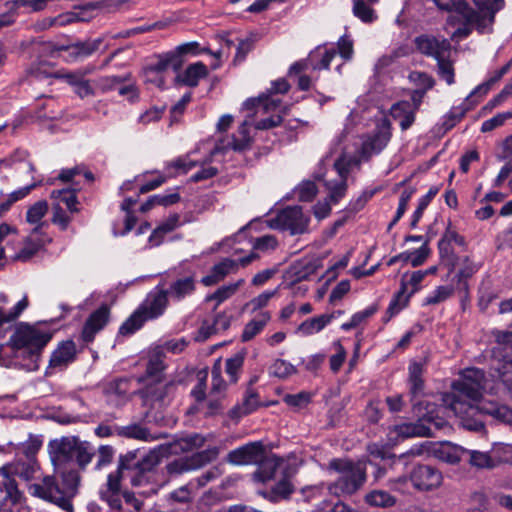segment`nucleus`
Wrapping results in <instances>:
<instances>
[{
  "mask_svg": "<svg viewBox=\"0 0 512 512\" xmlns=\"http://www.w3.org/2000/svg\"><path fill=\"white\" fill-rule=\"evenodd\" d=\"M245 284V279H238L236 282L229 283L219 287L215 292L206 296V302L215 301L216 305L219 306L222 302L231 298L237 293V291Z\"/></svg>",
  "mask_w": 512,
  "mask_h": 512,
  "instance_id": "58836bf2",
  "label": "nucleus"
},
{
  "mask_svg": "<svg viewBox=\"0 0 512 512\" xmlns=\"http://www.w3.org/2000/svg\"><path fill=\"white\" fill-rule=\"evenodd\" d=\"M196 285L197 281L195 275L189 274L175 279L169 287L165 289V292L168 298L179 302L191 296L196 290Z\"/></svg>",
  "mask_w": 512,
  "mask_h": 512,
  "instance_id": "5701e85b",
  "label": "nucleus"
},
{
  "mask_svg": "<svg viewBox=\"0 0 512 512\" xmlns=\"http://www.w3.org/2000/svg\"><path fill=\"white\" fill-rule=\"evenodd\" d=\"M257 257L258 256L255 253H251L250 255L241 258L239 261L225 258L212 266L209 273L201 278V283L206 287L216 285L223 281L228 275L236 273L240 265L244 267Z\"/></svg>",
  "mask_w": 512,
  "mask_h": 512,
  "instance_id": "9b49d317",
  "label": "nucleus"
},
{
  "mask_svg": "<svg viewBox=\"0 0 512 512\" xmlns=\"http://www.w3.org/2000/svg\"><path fill=\"white\" fill-rule=\"evenodd\" d=\"M48 242L50 238L41 231L40 226L34 227L26 237H20L14 228L8 224H1L0 266L6 259L26 262Z\"/></svg>",
  "mask_w": 512,
  "mask_h": 512,
  "instance_id": "39448f33",
  "label": "nucleus"
},
{
  "mask_svg": "<svg viewBox=\"0 0 512 512\" xmlns=\"http://www.w3.org/2000/svg\"><path fill=\"white\" fill-rule=\"evenodd\" d=\"M243 363L244 357L240 354H236L233 357L226 360L225 370L231 383L237 382Z\"/></svg>",
  "mask_w": 512,
  "mask_h": 512,
  "instance_id": "4d7b16f0",
  "label": "nucleus"
},
{
  "mask_svg": "<svg viewBox=\"0 0 512 512\" xmlns=\"http://www.w3.org/2000/svg\"><path fill=\"white\" fill-rule=\"evenodd\" d=\"M8 468H0V507L8 504H16L21 498V493L17 488L16 481L7 476Z\"/></svg>",
  "mask_w": 512,
  "mask_h": 512,
  "instance_id": "a878e982",
  "label": "nucleus"
},
{
  "mask_svg": "<svg viewBox=\"0 0 512 512\" xmlns=\"http://www.w3.org/2000/svg\"><path fill=\"white\" fill-rule=\"evenodd\" d=\"M328 467L340 474L339 478L328 486L329 492L337 497L354 494L366 481V469L362 463L333 459Z\"/></svg>",
  "mask_w": 512,
  "mask_h": 512,
  "instance_id": "0eeeda50",
  "label": "nucleus"
},
{
  "mask_svg": "<svg viewBox=\"0 0 512 512\" xmlns=\"http://www.w3.org/2000/svg\"><path fill=\"white\" fill-rule=\"evenodd\" d=\"M29 306L28 296L25 294L10 310L3 311L0 308V327L4 323L16 320Z\"/></svg>",
  "mask_w": 512,
  "mask_h": 512,
  "instance_id": "de8ad7c7",
  "label": "nucleus"
},
{
  "mask_svg": "<svg viewBox=\"0 0 512 512\" xmlns=\"http://www.w3.org/2000/svg\"><path fill=\"white\" fill-rule=\"evenodd\" d=\"M258 406V394L254 390L248 389L242 403L235 408V411L238 412L239 416L248 415L255 411Z\"/></svg>",
  "mask_w": 512,
  "mask_h": 512,
  "instance_id": "3c124183",
  "label": "nucleus"
},
{
  "mask_svg": "<svg viewBox=\"0 0 512 512\" xmlns=\"http://www.w3.org/2000/svg\"><path fill=\"white\" fill-rule=\"evenodd\" d=\"M110 309L107 305L100 306L90 314L82 329V338L85 342H91L95 335L108 323Z\"/></svg>",
  "mask_w": 512,
  "mask_h": 512,
  "instance_id": "412c9836",
  "label": "nucleus"
},
{
  "mask_svg": "<svg viewBox=\"0 0 512 512\" xmlns=\"http://www.w3.org/2000/svg\"><path fill=\"white\" fill-rule=\"evenodd\" d=\"M478 16H479V20L480 21H478V22H469V23H467L465 21V19L462 18V17H456L455 23L456 22L459 23L461 25V27L457 28L454 31L453 37H455V38H465V37L470 35V33L472 32V28L473 27H476V29L480 33H484V32L490 31L492 24H488V22L486 20V16L485 15H481L480 13H478Z\"/></svg>",
  "mask_w": 512,
  "mask_h": 512,
  "instance_id": "72a5a7b5",
  "label": "nucleus"
},
{
  "mask_svg": "<svg viewBox=\"0 0 512 512\" xmlns=\"http://www.w3.org/2000/svg\"><path fill=\"white\" fill-rule=\"evenodd\" d=\"M432 455L447 464H456L465 457L468 450H431Z\"/></svg>",
  "mask_w": 512,
  "mask_h": 512,
  "instance_id": "bf43d9fd",
  "label": "nucleus"
},
{
  "mask_svg": "<svg viewBox=\"0 0 512 512\" xmlns=\"http://www.w3.org/2000/svg\"><path fill=\"white\" fill-rule=\"evenodd\" d=\"M48 212V203L45 200H40L30 206L26 212V221L29 224L40 226L43 231L44 223L41 222L42 218Z\"/></svg>",
  "mask_w": 512,
  "mask_h": 512,
  "instance_id": "a18cd8bd",
  "label": "nucleus"
},
{
  "mask_svg": "<svg viewBox=\"0 0 512 512\" xmlns=\"http://www.w3.org/2000/svg\"><path fill=\"white\" fill-rule=\"evenodd\" d=\"M164 358L165 353H163V349L155 348L150 352L146 367L147 377L160 381L162 372L165 369Z\"/></svg>",
  "mask_w": 512,
  "mask_h": 512,
  "instance_id": "c9c22d12",
  "label": "nucleus"
},
{
  "mask_svg": "<svg viewBox=\"0 0 512 512\" xmlns=\"http://www.w3.org/2000/svg\"><path fill=\"white\" fill-rule=\"evenodd\" d=\"M206 439L196 433L186 434L175 441L176 448H200L205 445Z\"/></svg>",
  "mask_w": 512,
  "mask_h": 512,
  "instance_id": "13d9d810",
  "label": "nucleus"
},
{
  "mask_svg": "<svg viewBox=\"0 0 512 512\" xmlns=\"http://www.w3.org/2000/svg\"><path fill=\"white\" fill-rule=\"evenodd\" d=\"M269 373L278 378H286L296 373V368L289 362L277 359L269 368Z\"/></svg>",
  "mask_w": 512,
  "mask_h": 512,
  "instance_id": "052dcab7",
  "label": "nucleus"
},
{
  "mask_svg": "<svg viewBox=\"0 0 512 512\" xmlns=\"http://www.w3.org/2000/svg\"><path fill=\"white\" fill-rule=\"evenodd\" d=\"M252 138L249 135V124L247 121H244L238 131L237 134L233 135L227 141L221 140L210 152V155L213 156L218 152L225 149H232L237 152H243L251 147Z\"/></svg>",
  "mask_w": 512,
  "mask_h": 512,
  "instance_id": "aec40b11",
  "label": "nucleus"
},
{
  "mask_svg": "<svg viewBox=\"0 0 512 512\" xmlns=\"http://www.w3.org/2000/svg\"><path fill=\"white\" fill-rule=\"evenodd\" d=\"M391 138L390 126L383 123L375 133L363 142V150L368 154H376L382 151Z\"/></svg>",
  "mask_w": 512,
  "mask_h": 512,
  "instance_id": "bb28decb",
  "label": "nucleus"
},
{
  "mask_svg": "<svg viewBox=\"0 0 512 512\" xmlns=\"http://www.w3.org/2000/svg\"><path fill=\"white\" fill-rule=\"evenodd\" d=\"M390 114L399 121L402 130H407L414 123L416 112L408 101L403 100L392 105Z\"/></svg>",
  "mask_w": 512,
  "mask_h": 512,
  "instance_id": "7c9ffc66",
  "label": "nucleus"
},
{
  "mask_svg": "<svg viewBox=\"0 0 512 512\" xmlns=\"http://www.w3.org/2000/svg\"><path fill=\"white\" fill-rule=\"evenodd\" d=\"M76 357V345L72 340L61 342L52 352L49 369L63 370L71 364Z\"/></svg>",
  "mask_w": 512,
  "mask_h": 512,
  "instance_id": "b1692460",
  "label": "nucleus"
},
{
  "mask_svg": "<svg viewBox=\"0 0 512 512\" xmlns=\"http://www.w3.org/2000/svg\"><path fill=\"white\" fill-rule=\"evenodd\" d=\"M318 269V263L316 260H300L293 264L289 271L288 277L292 284L308 280Z\"/></svg>",
  "mask_w": 512,
  "mask_h": 512,
  "instance_id": "c85d7f7f",
  "label": "nucleus"
},
{
  "mask_svg": "<svg viewBox=\"0 0 512 512\" xmlns=\"http://www.w3.org/2000/svg\"><path fill=\"white\" fill-rule=\"evenodd\" d=\"M273 460L277 462V466L272 468L270 477H266L264 474H260L259 478L261 481H268L270 479L281 476L277 484L272 488L270 492H264L263 496L269 499L271 502H278L282 499H287L293 492V485L290 479L297 473L298 467L301 465L302 460L299 459L294 453L289 454L285 459L273 457Z\"/></svg>",
  "mask_w": 512,
  "mask_h": 512,
  "instance_id": "6e6552de",
  "label": "nucleus"
},
{
  "mask_svg": "<svg viewBox=\"0 0 512 512\" xmlns=\"http://www.w3.org/2000/svg\"><path fill=\"white\" fill-rule=\"evenodd\" d=\"M37 186V183H32L25 187L19 188L18 190L13 191L9 194L6 202L1 204V208L4 210H8L12 204L15 202L25 198L29 193Z\"/></svg>",
  "mask_w": 512,
  "mask_h": 512,
  "instance_id": "69168bd1",
  "label": "nucleus"
},
{
  "mask_svg": "<svg viewBox=\"0 0 512 512\" xmlns=\"http://www.w3.org/2000/svg\"><path fill=\"white\" fill-rule=\"evenodd\" d=\"M512 118V111L505 113H499L494 117L484 121L481 126V132H490L500 126H502L508 119Z\"/></svg>",
  "mask_w": 512,
  "mask_h": 512,
  "instance_id": "e2e57ef3",
  "label": "nucleus"
},
{
  "mask_svg": "<svg viewBox=\"0 0 512 512\" xmlns=\"http://www.w3.org/2000/svg\"><path fill=\"white\" fill-rule=\"evenodd\" d=\"M217 450H200L190 457L180 458L168 464L171 473H182L198 469L212 461L217 455Z\"/></svg>",
  "mask_w": 512,
  "mask_h": 512,
  "instance_id": "6ab92c4d",
  "label": "nucleus"
},
{
  "mask_svg": "<svg viewBox=\"0 0 512 512\" xmlns=\"http://www.w3.org/2000/svg\"><path fill=\"white\" fill-rule=\"evenodd\" d=\"M208 68L203 62L189 65L179 77L181 83L189 87H196L202 78L208 76Z\"/></svg>",
  "mask_w": 512,
  "mask_h": 512,
  "instance_id": "f704fd0d",
  "label": "nucleus"
},
{
  "mask_svg": "<svg viewBox=\"0 0 512 512\" xmlns=\"http://www.w3.org/2000/svg\"><path fill=\"white\" fill-rule=\"evenodd\" d=\"M333 317V314H323L317 317L307 319L298 326L297 332L302 336H309L318 333L331 322Z\"/></svg>",
  "mask_w": 512,
  "mask_h": 512,
  "instance_id": "e433bc0d",
  "label": "nucleus"
},
{
  "mask_svg": "<svg viewBox=\"0 0 512 512\" xmlns=\"http://www.w3.org/2000/svg\"><path fill=\"white\" fill-rule=\"evenodd\" d=\"M93 71L94 67L88 66L74 71L57 74V79L64 80L68 85L73 87L75 94L80 98H85L96 94L91 81L86 79V76L91 74Z\"/></svg>",
  "mask_w": 512,
  "mask_h": 512,
  "instance_id": "2eb2a0df",
  "label": "nucleus"
},
{
  "mask_svg": "<svg viewBox=\"0 0 512 512\" xmlns=\"http://www.w3.org/2000/svg\"><path fill=\"white\" fill-rule=\"evenodd\" d=\"M102 43V38L77 41L70 45L59 46L57 47L56 51L65 53L64 59L66 62L77 63L92 56L99 50Z\"/></svg>",
  "mask_w": 512,
  "mask_h": 512,
  "instance_id": "4468645a",
  "label": "nucleus"
},
{
  "mask_svg": "<svg viewBox=\"0 0 512 512\" xmlns=\"http://www.w3.org/2000/svg\"><path fill=\"white\" fill-rule=\"evenodd\" d=\"M1 468H8V477L17 475L25 480H29L38 469L35 462V450H26L23 458H18L13 463L4 465Z\"/></svg>",
  "mask_w": 512,
  "mask_h": 512,
  "instance_id": "4be33fe9",
  "label": "nucleus"
},
{
  "mask_svg": "<svg viewBox=\"0 0 512 512\" xmlns=\"http://www.w3.org/2000/svg\"><path fill=\"white\" fill-rule=\"evenodd\" d=\"M51 198L63 202L70 212H72V213L78 212V208H77L78 201H77V197H76V190H71V189L53 190L51 192Z\"/></svg>",
  "mask_w": 512,
  "mask_h": 512,
  "instance_id": "8fccbe9b",
  "label": "nucleus"
},
{
  "mask_svg": "<svg viewBox=\"0 0 512 512\" xmlns=\"http://www.w3.org/2000/svg\"><path fill=\"white\" fill-rule=\"evenodd\" d=\"M175 388L173 383H167L160 385L155 389H147L146 395L152 401H157L160 404H165L170 400V394Z\"/></svg>",
  "mask_w": 512,
  "mask_h": 512,
  "instance_id": "864d4df0",
  "label": "nucleus"
},
{
  "mask_svg": "<svg viewBox=\"0 0 512 512\" xmlns=\"http://www.w3.org/2000/svg\"><path fill=\"white\" fill-rule=\"evenodd\" d=\"M410 480L415 489L419 491H430L441 485L442 475L439 471L430 466L419 465L412 470Z\"/></svg>",
  "mask_w": 512,
  "mask_h": 512,
  "instance_id": "f3484780",
  "label": "nucleus"
},
{
  "mask_svg": "<svg viewBox=\"0 0 512 512\" xmlns=\"http://www.w3.org/2000/svg\"><path fill=\"white\" fill-rule=\"evenodd\" d=\"M50 459L61 480L46 476L41 483L28 486L29 493L46 501H50L65 511L72 512V498L78 492L80 476L76 467L84 468L91 462L92 454L87 450H49Z\"/></svg>",
  "mask_w": 512,
  "mask_h": 512,
  "instance_id": "f03ea898",
  "label": "nucleus"
},
{
  "mask_svg": "<svg viewBox=\"0 0 512 512\" xmlns=\"http://www.w3.org/2000/svg\"><path fill=\"white\" fill-rule=\"evenodd\" d=\"M33 51L39 54L36 61H34L27 70L29 77L36 80H43L46 78H57V74H61L60 72H55L53 68V64L48 60L42 59L43 55L52 54L54 50L52 49V45L49 42L44 41H35L33 42Z\"/></svg>",
  "mask_w": 512,
  "mask_h": 512,
  "instance_id": "ddd939ff",
  "label": "nucleus"
},
{
  "mask_svg": "<svg viewBox=\"0 0 512 512\" xmlns=\"http://www.w3.org/2000/svg\"><path fill=\"white\" fill-rule=\"evenodd\" d=\"M221 373H222L221 363L218 360L214 364V366L212 368V372H211V374H212L211 393L221 394L222 392H224V390L226 388V383L223 380Z\"/></svg>",
  "mask_w": 512,
  "mask_h": 512,
  "instance_id": "0e129e2a",
  "label": "nucleus"
},
{
  "mask_svg": "<svg viewBox=\"0 0 512 512\" xmlns=\"http://www.w3.org/2000/svg\"><path fill=\"white\" fill-rule=\"evenodd\" d=\"M499 457L500 455L491 450H468L465 452V458L477 468H494L499 465Z\"/></svg>",
  "mask_w": 512,
  "mask_h": 512,
  "instance_id": "c756f323",
  "label": "nucleus"
},
{
  "mask_svg": "<svg viewBox=\"0 0 512 512\" xmlns=\"http://www.w3.org/2000/svg\"><path fill=\"white\" fill-rule=\"evenodd\" d=\"M430 248L425 242L419 249H416L414 251H406L407 253V263H410L412 267H418L424 264L427 260V258L430 255Z\"/></svg>",
  "mask_w": 512,
  "mask_h": 512,
  "instance_id": "6e6d98bb",
  "label": "nucleus"
},
{
  "mask_svg": "<svg viewBox=\"0 0 512 512\" xmlns=\"http://www.w3.org/2000/svg\"><path fill=\"white\" fill-rule=\"evenodd\" d=\"M484 381L485 374L482 370L469 368L462 372L460 379L453 382L454 392L442 396L441 405L428 400L414 403L413 413L418 422L390 428L387 433L389 444L396 446L406 438L431 436L434 431L446 427V417L450 414L460 419L463 428L476 432L484 429V414L501 423L512 424V410L508 406L489 401L478 403L485 389Z\"/></svg>",
  "mask_w": 512,
  "mask_h": 512,
  "instance_id": "f257e3e1",
  "label": "nucleus"
},
{
  "mask_svg": "<svg viewBox=\"0 0 512 512\" xmlns=\"http://www.w3.org/2000/svg\"><path fill=\"white\" fill-rule=\"evenodd\" d=\"M379 0H352L353 15L364 23H371L376 20V12L372 5L378 3Z\"/></svg>",
  "mask_w": 512,
  "mask_h": 512,
  "instance_id": "ea45409f",
  "label": "nucleus"
},
{
  "mask_svg": "<svg viewBox=\"0 0 512 512\" xmlns=\"http://www.w3.org/2000/svg\"><path fill=\"white\" fill-rule=\"evenodd\" d=\"M169 298L165 289L156 287L150 291L139 307L121 325L119 332L122 335H130L140 329L146 321L155 320L166 311Z\"/></svg>",
  "mask_w": 512,
  "mask_h": 512,
  "instance_id": "423d86ee",
  "label": "nucleus"
},
{
  "mask_svg": "<svg viewBox=\"0 0 512 512\" xmlns=\"http://www.w3.org/2000/svg\"><path fill=\"white\" fill-rule=\"evenodd\" d=\"M416 49L421 53L434 59L449 57L451 53L450 42L443 37L433 35H420L415 39Z\"/></svg>",
  "mask_w": 512,
  "mask_h": 512,
  "instance_id": "dca6fc26",
  "label": "nucleus"
},
{
  "mask_svg": "<svg viewBox=\"0 0 512 512\" xmlns=\"http://www.w3.org/2000/svg\"><path fill=\"white\" fill-rule=\"evenodd\" d=\"M309 217L303 214L299 206L287 207L271 220V227L288 230L291 234H302L307 231Z\"/></svg>",
  "mask_w": 512,
  "mask_h": 512,
  "instance_id": "9d476101",
  "label": "nucleus"
},
{
  "mask_svg": "<svg viewBox=\"0 0 512 512\" xmlns=\"http://www.w3.org/2000/svg\"><path fill=\"white\" fill-rule=\"evenodd\" d=\"M274 456L271 450H232L228 454V460L236 465H257V477L260 474L270 477L272 468L277 466Z\"/></svg>",
  "mask_w": 512,
  "mask_h": 512,
  "instance_id": "1a4fd4ad",
  "label": "nucleus"
},
{
  "mask_svg": "<svg viewBox=\"0 0 512 512\" xmlns=\"http://www.w3.org/2000/svg\"><path fill=\"white\" fill-rule=\"evenodd\" d=\"M510 63H507L502 68H500L498 71L495 72L493 76H491L485 83L478 85L467 97V100L469 98H475L476 96H483L488 93L492 85L497 83L509 70H510Z\"/></svg>",
  "mask_w": 512,
  "mask_h": 512,
  "instance_id": "49530a36",
  "label": "nucleus"
},
{
  "mask_svg": "<svg viewBox=\"0 0 512 512\" xmlns=\"http://www.w3.org/2000/svg\"><path fill=\"white\" fill-rule=\"evenodd\" d=\"M436 7L448 13H455L448 18L450 24H455L456 17H462L467 23L478 22V12L472 9L465 0H433Z\"/></svg>",
  "mask_w": 512,
  "mask_h": 512,
  "instance_id": "a211bd4d",
  "label": "nucleus"
},
{
  "mask_svg": "<svg viewBox=\"0 0 512 512\" xmlns=\"http://www.w3.org/2000/svg\"><path fill=\"white\" fill-rule=\"evenodd\" d=\"M53 337L46 323H19L6 345H0V365L19 366L28 371L39 367L40 353Z\"/></svg>",
  "mask_w": 512,
  "mask_h": 512,
  "instance_id": "7ed1b4c3",
  "label": "nucleus"
},
{
  "mask_svg": "<svg viewBox=\"0 0 512 512\" xmlns=\"http://www.w3.org/2000/svg\"><path fill=\"white\" fill-rule=\"evenodd\" d=\"M181 225L180 216L172 214L161 222L152 232L149 237V242L152 246H158L162 243L164 236Z\"/></svg>",
  "mask_w": 512,
  "mask_h": 512,
  "instance_id": "473e14b6",
  "label": "nucleus"
},
{
  "mask_svg": "<svg viewBox=\"0 0 512 512\" xmlns=\"http://www.w3.org/2000/svg\"><path fill=\"white\" fill-rule=\"evenodd\" d=\"M424 280L422 270L405 273L401 278V288L398 292V300L406 303L409 298L421 289Z\"/></svg>",
  "mask_w": 512,
  "mask_h": 512,
  "instance_id": "cd10ccee",
  "label": "nucleus"
},
{
  "mask_svg": "<svg viewBox=\"0 0 512 512\" xmlns=\"http://www.w3.org/2000/svg\"><path fill=\"white\" fill-rule=\"evenodd\" d=\"M353 164H356V160L346 155H342L334 162V169L339 178L333 181H325V185L329 191L328 198L331 202L337 203L344 197L347 190V176Z\"/></svg>",
  "mask_w": 512,
  "mask_h": 512,
  "instance_id": "f8f14e48",
  "label": "nucleus"
},
{
  "mask_svg": "<svg viewBox=\"0 0 512 512\" xmlns=\"http://www.w3.org/2000/svg\"><path fill=\"white\" fill-rule=\"evenodd\" d=\"M454 293L452 285H441L433 290L424 300V305H436L450 298Z\"/></svg>",
  "mask_w": 512,
  "mask_h": 512,
  "instance_id": "603ef678",
  "label": "nucleus"
},
{
  "mask_svg": "<svg viewBox=\"0 0 512 512\" xmlns=\"http://www.w3.org/2000/svg\"><path fill=\"white\" fill-rule=\"evenodd\" d=\"M181 60L177 58L174 52H169L159 59V61L147 69L146 74L149 81L154 82L158 87L164 86V79L161 76L162 72L172 67L177 69Z\"/></svg>",
  "mask_w": 512,
  "mask_h": 512,
  "instance_id": "393cba45",
  "label": "nucleus"
},
{
  "mask_svg": "<svg viewBox=\"0 0 512 512\" xmlns=\"http://www.w3.org/2000/svg\"><path fill=\"white\" fill-rule=\"evenodd\" d=\"M139 450L129 451L120 458L118 471L109 474L107 489L101 491V497L112 508H119L120 502L116 498L120 491V479L129 477L132 486L141 487L149 482L147 472H150L161 460L162 450H149L143 455H138Z\"/></svg>",
  "mask_w": 512,
  "mask_h": 512,
  "instance_id": "20e7f679",
  "label": "nucleus"
},
{
  "mask_svg": "<svg viewBox=\"0 0 512 512\" xmlns=\"http://www.w3.org/2000/svg\"><path fill=\"white\" fill-rule=\"evenodd\" d=\"M364 501L372 507L388 508L396 504V498L384 490H372L368 492Z\"/></svg>",
  "mask_w": 512,
  "mask_h": 512,
  "instance_id": "37998d69",
  "label": "nucleus"
},
{
  "mask_svg": "<svg viewBox=\"0 0 512 512\" xmlns=\"http://www.w3.org/2000/svg\"><path fill=\"white\" fill-rule=\"evenodd\" d=\"M437 193H438V188H431L426 195H424L423 197L420 198V200L418 202V207L412 215V219H411V223H410L412 228H415L417 226L418 222L420 221V219L423 215L424 210L426 209V207L429 205V203L431 202V200L435 197V195Z\"/></svg>",
  "mask_w": 512,
  "mask_h": 512,
  "instance_id": "5fc2aeb1",
  "label": "nucleus"
},
{
  "mask_svg": "<svg viewBox=\"0 0 512 512\" xmlns=\"http://www.w3.org/2000/svg\"><path fill=\"white\" fill-rule=\"evenodd\" d=\"M116 435L128 439L150 441L154 437L142 424L133 423L127 426H115Z\"/></svg>",
  "mask_w": 512,
  "mask_h": 512,
  "instance_id": "4c0bfd02",
  "label": "nucleus"
},
{
  "mask_svg": "<svg viewBox=\"0 0 512 512\" xmlns=\"http://www.w3.org/2000/svg\"><path fill=\"white\" fill-rule=\"evenodd\" d=\"M474 4L480 10L481 15L486 16L488 24H493L495 14L504 6V0H473Z\"/></svg>",
  "mask_w": 512,
  "mask_h": 512,
  "instance_id": "c03bdc74",
  "label": "nucleus"
},
{
  "mask_svg": "<svg viewBox=\"0 0 512 512\" xmlns=\"http://www.w3.org/2000/svg\"><path fill=\"white\" fill-rule=\"evenodd\" d=\"M337 50L339 55L345 61L352 59L354 54L353 40L347 34H344L337 42Z\"/></svg>",
  "mask_w": 512,
  "mask_h": 512,
  "instance_id": "338daca9",
  "label": "nucleus"
},
{
  "mask_svg": "<svg viewBox=\"0 0 512 512\" xmlns=\"http://www.w3.org/2000/svg\"><path fill=\"white\" fill-rule=\"evenodd\" d=\"M438 75L448 84L452 85L454 80L453 64L448 57H440L437 59Z\"/></svg>",
  "mask_w": 512,
  "mask_h": 512,
  "instance_id": "680f3d73",
  "label": "nucleus"
},
{
  "mask_svg": "<svg viewBox=\"0 0 512 512\" xmlns=\"http://www.w3.org/2000/svg\"><path fill=\"white\" fill-rule=\"evenodd\" d=\"M496 371L503 385L512 393V355L506 353Z\"/></svg>",
  "mask_w": 512,
  "mask_h": 512,
  "instance_id": "09e8293b",
  "label": "nucleus"
},
{
  "mask_svg": "<svg viewBox=\"0 0 512 512\" xmlns=\"http://www.w3.org/2000/svg\"><path fill=\"white\" fill-rule=\"evenodd\" d=\"M409 371V393L414 400L424 389V363L412 361L408 367Z\"/></svg>",
  "mask_w": 512,
  "mask_h": 512,
  "instance_id": "2f4dec72",
  "label": "nucleus"
},
{
  "mask_svg": "<svg viewBox=\"0 0 512 512\" xmlns=\"http://www.w3.org/2000/svg\"><path fill=\"white\" fill-rule=\"evenodd\" d=\"M280 106L281 100L278 97L273 96H260L258 98H250L244 102V108L261 109L265 113L278 111Z\"/></svg>",
  "mask_w": 512,
  "mask_h": 512,
  "instance_id": "79ce46f5",
  "label": "nucleus"
},
{
  "mask_svg": "<svg viewBox=\"0 0 512 512\" xmlns=\"http://www.w3.org/2000/svg\"><path fill=\"white\" fill-rule=\"evenodd\" d=\"M471 503L474 506L470 512H491L487 496L480 491L473 492L470 496Z\"/></svg>",
  "mask_w": 512,
  "mask_h": 512,
  "instance_id": "774afa93",
  "label": "nucleus"
},
{
  "mask_svg": "<svg viewBox=\"0 0 512 512\" xmlns=\"http://www.w3.org/2000/svg\"><path fill=\"white\" fill-rule=\"evenodd\" d=\"M270 318L271 316L268 312L259 313L244 327L241 336L242 341L247 342L252 340L256 335H258L263 330V328L269 322Z\"/></svg>",
  "mask_w": 512,
  "mask_h": 512,
  "instance_id": "a19ab883",
  "label": "nucleus"
}]
</instances>
